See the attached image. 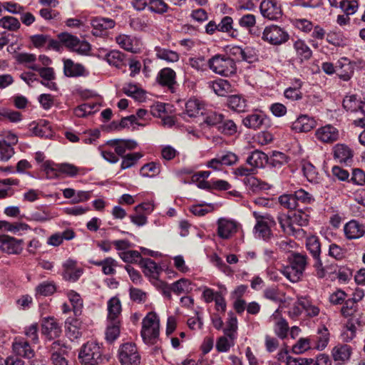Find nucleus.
Segmentation results:
<instances>
[{
    "label": "nucleus",
    "mask_w": 365,
    "mask_h": 365,
    "mask_svg": "<svg viewBox=\"0 0 365 365\" xmlns=\"http://www.w3.org/2000/svg\"><path fill=\"white\" fill-rule=\"evenodd\" d=\"M307 256L300 253H293L289 257V264L280 272L290 282H297L302 277L304 272L308 264Z\"/></svg>",
    "instance_id": "f257e3e1"
},
{
    "label": "nucleus",
    "mask_w": 365,
    "mask_h": 365,
    "mask_svg": "<svg viewBox=\"0 0 365 365\" xmlns=\"http://www.w3.org/2000/svg\"><path fill=\"white\" fill-rule=\"evenodd\" d=\"M207 66L212 72L223 76H232L237 71L235 61L226 55L212 56L208 60Z\"/></svg>",
    "instance_id": "f03ea898"
},
{
    "label": "nucleus",
    "mask_w": 365,
    "mask_h": 365,
    "mask_svg": "<svg viewBox=\"0 0 365 365\" xmlns=\"http://www.w3.org/2000/svg\"><path fill=\"white\" fill-rule=\"evenodd\" d=\"M141 336L146 344H154L159 336V319L155 313L149 312L142 322Z\"/></svg>",
    "instance_id": "7ed1b4c3"
},
{
    "label": "nucleus",
    "mask_w": 365,
    "mask_h": 365,
    "mask_svg": "<svg viewBox=\"0 0 365 365\" xmlns=\"http://www.w3.org/2000/svg\"><path fill=\"white\" fill-rule=\"evenodd\" d=\"M78 359L84 365H98L103 361L100 346L92 341L87 342L82 346L78 354Z\"/></svg>",
    "instance_id": "20e7f679"
},
{
    "label": "nucleus",
    "mask_w": 365,
    "mask_h": 365,
    "mask_svg": "<svg viewBox=\"0 0 365 365\" xmlns=\"http://www.w3.org/2000/svg\"><path fill=\"white\" fill-rule=\"evenodd\" d=\"M253 215L256 220L254 227L256 237L269 241L273 235L271 228L275 225L273 217L268 214L261 215L257 212H254Z\"/></svg>",
    "instance_id": "39448f33"
},
{
    "label": "nucleus",
    "mask_w": 365,
    "mask_h": 365,
    "mask_svg": "<svg viewBox=\"0 0 365 365\" xmlns=\"http://www.w3.org/2000/svg\"><path fill=\"white\" fill-rule=\"evenodd\" d=\"M262 39L270 45L280 46L289 41V34L284 28L271 24L264 29Z\"/></svg>",
    "instance_id": "423d86ee"
},
{
    "label": "nucleus",
    "mask_w": 365,
    "mask_h": 365,
    "mask_svg": "<svg viewBox=\"0 0 365 365\" xmlns=\"http://www.w3.org/2000/svg\"><path fill=\"white\" fill-rule=\"evenodd\" d=\"M306 247L314 259L313 267L316 269L317 276L319 278H323L326 275V271L320 257L321 243L319 239L315 235L308 237L306 240Z\"/></svg>",
    "instance_id": "0eeeda50"
},
{
    "label": "nucleus",
    "mask_w": 365,
    "mask_h": 365,
    "mask_svg": "<svg viewBox=\"0 0 365 365\" xmlns=\"http://www.w3.org/2000/svg\"><path fill=\"white\" fill-rule=\"evenodd\" d=\"M58 38L62 43V47L65 46L69 51L78 54H86L91 49V46L87 41L80 40L77 36L67 32L59 34Z\"/></svg>",
    "instance_id": "6e6552de"
},
{
    "label": "nucleus",
    "mask_w": 365,
    "mask_h": 365,
    "mask_svg": "<svg viewBox=\"0 0 365 365\" xmlns=\"http://www.w3.org/2000/svg\"><path fill=\"white\" fill-rule=\"evenodd\" d=\"M118 357L122 365H139L140 356L133 343H125L118 350Z\"/></svg>",
    "instance_id": "1a4fd4ad"
},
{
    "label": "nucleus",
    "mask_w": 365,
    "mask_h": 365,
    "mask_svg": "<svg viewBox=\"0 0 365 365\" xmlns=\"http://www.w3.org/2000/svg\"><path fill=\"white\" fill-rule=\"evenodd\" d=\"M238 160V156L235 153L225 151L209 160L207 163V167L215 170H221L223 166L233 165L237 163Z\"/></svg>",
    "instance_id": "9d476101"
},
{
    "label": "nucleus",
    "mask_w": 365,
    "mask_h": 365,
    "mask_svg": "<svg viewBox=\"0 0 365 365\" xmlns=\"http://www.w3.org/2000/svg\"><path fill=\"white\" fill-rule=\"evenodd\" d=\"M259 9L262 15L269 20H277L282 16L281 5L275 0H263Z\"/></svg>",
    "instance_id": "9b49d317"
},
{
    "label": "nucleus",
    "mask_w": 365,
    "mask_h": 365,
    "mask_svg": "<svg viewBox=\"0 0 365 365\" xmlns=\"http://www.w3.org/2000/svg\"><path fill=\"white\" fill-rule=\"evenodd\" d=\"M315 137L317 140L324 143H333L338 140L339 133L336 128L328 124L319 128L315 131Z\"/></svg>",
    "instance_id": "f8f14e48"
},
{
    "label": "nucleus",
    "mask_w": 365,
    "mask_h": 365,
    "mask_svg": "<svg viewBox=\"0 0 365 365\" xmlns=\"http://www.w3.org/2000/svg\"><path fill=\"white\" fill-rule=\"evenodd\" d=\"M22 240L8 235L0 236V250L9 255H18L22 250Z\"/></svg>",
    "instance_id": "ddd939ff"
},
{
    "label": "nucleus",
    "mask_w": 365,
    "mask_h": 365,
    "mask_svg": "<svg viewBox=\"0 0 365 365\" xmlns=\"http://www.w3.org/2000/svg\"><path fill=\"white\" fill-rule=\"evenodd\" d=\"M92 34L96 36H102L107 30L113 29L115 22L113 19L104 17H94L91 20Z\"/></svg>",
    "instance_id": "4468645a"
},
{
    "label": "nucleus",
    "mask_w": 365,
    "mask_h": 365,
    "mask_svg": "<svg viewBox=\"0 0 365 365\" xmlns=\"http://www.w3.org/2000/svg\"><path fill=\"white\" fill-rule=\"evenodd\" d=\"M41 332L47 339L57 338L61 333V328L54 318L48 317L43 320Z\"/></svg>",
    "instance_id": "2eb2a0df"
},
{
    "label": "nucleus",
    "mask_w": 365,
    "mask_h": 365,
    "mask_svg": "<svg viewBox=\"0 0 365 365\" xmlns=\"http://www.w3.org/2000/svg\"><path fill=\"white\" fill-rule=\"evenodd\" d=\"M12 349L14 353L17 356L26 359H30L35 356L34 350L31 347V344L24 339H16L13 342Z\"/></svg>",
    "instance_id": "dca6fc26"
},
{
    "label": "nucleus",
    "mask_w": 365,
    "mask_h": 365,
    "mask_svg": "<svg viewBox=\"0 0 365 365\" xmlns=\"http://www.w3.org/2000/svg\"><path fill=\"white\" fill-rule=\"evenodd\" d=\"M237 232V223L227 218L217 220V235L222 239H228Z\"/></svg>",
    "instance_id": "f3484780"
},
{
    "label": "nucleus",
    "mask_w": 365,
    "mask_h": 365,
    "mask_svg": "<svg viewBox=\"0 0 365 365\" xmlns=\"http://www.w3.org/2000/svg\"><path fill=\"white\" fill-rule=\"evenodd\" d=\"M344 232L348 240H356L364 236L365 227L358 221L352 220L345 224Z\"/></svg>",
    "instance_id": "a211bd4d"
},
{
    "label": "nucleus",
    "mask_w": 365,
    "mask_h": 365,
    "mask_svg": "<svg viewBox=\"0 0 365 365\" xmlns=\"http://www.w3.org/2000/svg\"><path fill=\"white\" fill-rule=\"evenodd\" d=\"M63 278L67 281H77L83 273L81 268L76 267V262L68 259L63 264Z\"/></svg>",
    "instance_id": "6ab92c4d"
},
{
    "label": "nucleus",
    "mask_w": 365,
    "mask_h": 365,
    "mask_svg": "<svg viewBox=\"0 0 365 365\" xmlns=\"http://www.w3.org/2000/svg\"><path fill=\"white\" fill-rule=\"evenodd\" d=\"M108 144L112 146L115 153L123 157L127 150H133L136 148L137 143L133 140L113 139L108 142Z\"/></svg>",
    "instance_id": "aec40b11"
},
{
    "label": "nucleus",
    "mask_w": 365,
    "mask_h": 365,
    "mask_svg": "<svg viewBox=\"0 0 365 365\" xmlns=\"http://www.w3.org/2000/svg\"><path fill=\"white\" fill-rule=\"evenodd\" d=\"M277 220L284 233L294 236H299L304 233V230L302 228H296L294 226L292 217H290L287 215L282 214L278 216Z\"/></svg>",
    "instance_id": "412c9836"
},
{
    "label": "nucleus",
    "mask_w": 365,
    "mask_h": 365,
    "mask_svg": "<svg viewBox=\"0 0 365 365\" xmlns=\"http://www.w3.org/2000/svg\"><path fill=\"white\" fill-rule=\"evenodd\" d=\"M242 122L245 127L257 130L261 128L263 125H266L269 120L268 118L262 113H253L247 115L243 119Z\"/></svg>",
    "instance_id": "4be33fe9"
},
{
    "label": "nucleus",
    "mask_w": 365,
    "mask_h": 365,
    "mask_svg": "<svg viewBox=\"0 0 365 365\" xmlns=\"http://www.w3.org/2000/svg\"><path fill=\"white\" fill-rule=\"evenodd\" d=\"M351 354V349L347 344H338L331 351L333 359L337 364H342L348 361Z\"/></svg>",
    "instance_id": "5701e85b"
},
{
    "label": "nucleus",
    "mask_w": 365,
    "mask_h": 365,
    "mask_svg": "<svg viewBox=\"0 0 365 365\" xmlns=\"http://www.w3.org/2000/svg\"><path fill=\"white\" fill-rule=\"evenodd\" d=\"M175 78L176 73L172 68H164L159 71L157 76V81L163 86L172 88L176 83Z\"/></svg>",
    "instance_id": "b1692460"
},
{
    "label": "nucleus",
    "mask_w": 365,
    "mask_h": 365,
    "mask_svg": "<svg viewBox=\"0 0 365 365\" xmlns=\"http://www.w3.org/2000/svg\"><path fill=\"white\" fill-rule=\"evenodd\" d=\"M302 170L304 177L312 183H319L321 175L316 167L309 161L303 160L302 162Z\"/></svg>",
    "instance_id": "393cba45"
},
{
    "label": "nucleus",
    "mask_w": 365,
    "mask_h": 365,
    "mask_svg": "<svg viewBox=\"0 0 365 365\" xmlns=\"http://www.w3.org/2000/svg\"><path fill=\"white\" fill-rule=\"evenodd\" d=\"M336 73L343 81H349L354 73V66L349 59L342 58L338 61Z\"/></svg>",
    "instance_id": "a878e982"
},
{
    "label": "nucleus",
    "mask_w": 365,
    "mask_h": 365,
    "mask_svg": "<svg viewBox=\"0 0 365 365\" xmlns=\"http://www.w3.org/2000/svg\"><path fill=\"white\" fill-rule=\"evenodd\" d=\"M85 68L80 63H74L71 59L63 60V73L68 77L83 76Z\"/></svg>",
    "instance_id": "bb28decb"
},
{
    "label": "nucleus",
    "mask_w": 365,
    "mask_h": 365,
    "mask_svg": "<svg viewBox=\"0 0 365 365\" xmlns=\"http://www.w3.org/2000/svg\"><path fill=\"white\" fill-rule=\"evenodd\" d=\"M267 155L262 151L255 150L247 158V163L255 168H262L268 163Z\"/></svg>",
    "instance_id": "cd10ccee"
},
{
    "label": "nucleus",
    "mask_w": 365,
    "mask_h": 365,
    "mask_svg": "<svg viewBox=\"0 0 365 365\" xmlns=\"http://www.w3.org/2000/svg\"><path fill=\"white\" fill-rule=\"evenodd\" d=\"M334 159L339 163L346 164L349 163L353 158L351 150L346 145L343 144H337L334 148Z\"/></svg>",
    "instance_id": "c85d7f7f"
},
{
    "label": "nucleus",
    "mask_w": 365,
    "mask_h": 365,
    "mask_svg": "<svg viewBox=\"0 0 365 365\" xmlns=\"http://www.w3.org/2000/svg\"><path fill=\"white\" fill-rule=\"evenodd\" d=\"M314 126V120L307 115L299 116L292 124V128L297 132H309Z\"/></svg>",
    "instance_id": "c756f323"
},
{
    "label": "nucleus",
    "mask_w": 365,
    "mask_h": 365,
    "mask_svg": "<svg viewBox=\"0 0 365 365\" xmlns=\"http://www.w3.org/2000/svg\"><path fill=\"white\" fill-rule=\"evenodd\" d=\"M208 87L211 88L215 94L220 96H225L227 93L232 91V87L230 82L221 78L208 82Z\"/></svg>",
    "instance_id": "7c9ffc66"
},
{
    "label": "nucleus",
    "mask_w": 365,
    "mask_h": 365,
    "mask_svg": "<svg viewBox=\"0 0 365 365\" xmlns=\"http://www.w3.org/2000/svg\"><path fill=\"white\" fill-rule=\"evenodd\" d=\"M294 48L296 51L297 58L302 63L304 61L309 60L312 56V51L310 48L302 40H297L294 43Z\"/></svg>",
    "instance_id": "2f4dec72"
},
{
    "label": "nucleus",
    "mask_w": 365,
    "mask_h": 365,
    "mask_svg": "<svg viewBox=\"0 0 365 365\" xmlns=\"http://www.w3.org/2000/svg\"><path fill=\"white\" fill-rule=\"evenodd\" d=\"M140 266L143 268V272L146 276L156 278L159 274L160 267L157 264L149 258L140 259L138 262Z\"/></svg>",
    "instance_id": "473e14b6"
},
{
    "label": "nucleus",
    "mask_w": 365,
    "mask_h": 365,
    "mask_svg": "<svg viewBox=\"0 0 365 365\" xmlns=\"http://www.w3.org/2000/svg\"><path fill=\"white\" fill-rule=\"evenodd\" d=\"M204 105L196 98H190L185 103V114L189 117H196L200 113L202 114Z\"/></svg>",
    "instance_id": "72a5a7b5"
},
{
    "label": "nucleus",
    "mask_w": 365,
    "mask_h": 365,
    "mask_svg": "<svg viewBox=\"0 0 365 365\" xmlns=\"http://www.w3.org/2000/svg\"><path fill=\"white\" fill-rule=\"evenodd\" d=\"M155 51L157 58L159 59L164 60L169 63H175L179 61L180 55L174 51L160 46H155Z\"/></svg>",
    "instance_id": "f704fd0d"
},
{
    "label": "nucleus",
    "mask_w": 365,
    "mask_h": 365,
    "mask_svg": "<svg viewBox=\"0 0 365 365\" xmlns=\"http://www.w3.org/2000/svg\"><path fill=\"white\" fill-rule=\"evenodd\" d=\"M106 61L111 66L118 68H122L125 66V58L124 53L119 51L113 50L106 56Z\"/></svg>",
    "instance_id": "c9c22d12"
},
{
    "label": "nucleus",
    "mask_w": 365,
    "mask_h": 365,
    "mask_svg": "<svg viewBox=\"0 0 365 365\" xmlns=\"http://www.w3.org/2000/svg\"><path fill=\"white\" fill-rule=\"evenodd\" d=\"M244 183L249 189L252 190L255 192H258L262 190H267L270 189L271 185L268 183L261 181L254 176L250 178H245Z\"/></svg>",
    "instance_id": "e433bc0d"
},
{
    "label": "nucleus",
    "mask_w": 365,
    "mask_h": 365,
    "mask_svg": "<svg viewBox=\"0 0 365 365\" xmlns=\"http://www.w3.org/2000/svg\"><path fill=\"white\" fill-rule=\"evenodd\" d=\"M227 105L232 110L241 113L247 110V101L238 95H233L228 98Z\"/></svg>",
    "instance_id": "4c0bfd02"
},
{
    "label": "nucleus",
    "mask_w": 365,
    "mask_h": 365,
    "mask_svg": "<svg viewBox=\"0 0 365 365\" xmlns=\"http://www.w3.org/2000/svg\"><path fill=\"white\" fill-rule=\"evenodd\" d=\"M125 94L130 96L138 101L145 99V91L135 84L128 83L123 88Z\"/></svg>",
    "instance_id": "58836bf2"
},
{
    "label": "nucleus",
    "mask_w": 365,
    "mask_h": 365,
    "mask_svg": "<svg viewBox=\"0 0 365 365\" xmlns=\"http://www.w3.org/2000/svg\"><path fill=\"white\" fill-rule=\"evenodd\" d=\"M108 318L109 321H118V317L121 311V304L117 297L111 298L108 302Z\"/></svg>",
    "instance_id": "ea45409f"
},
{
    "label": "nucleus",
    "mask_w": 365,
    "mask_h": 365,
    "mask_svg": "<svg viewBox=\"0 0 365 365\" xmlns=\"http://www.w3.org/2000/svg\"><path fill=\"white\" fill-rule=\"evenodd\" d=\"M297 304L306 312L307 316L314 317L319 314L318 307L314 305L307 297H300L297 300Z\"/></svg>",
    "instance_id": "a19ab883"
},
{
    "label": "nucleus",
    "mask_w": 365,
    "mask_h": 365,
    "mask_svg": "<svg viewBox=\"0 0 365 365\" xmlns=\"http://www.w3.org/2000/svg\"><path fill=\"white\" fill-rule=\"evenodd\" d=\"M237 330V319L233 313H229V319L227 322L226 327L224 329V334L232 339H236V332Z\"/></svg>",
    "instance_id": "79ce46f5"
},
{
    "label": "nucleus",
    "mask_w": 365,
    "mask_h": 365,
    "mask_svg": "<svg viewBox=\"0 0 365 365\" xmlns=\"http://www.w3.org/2000/svg\"><path fill=\"white\" fill-rule=\"evenodd\" d=\"M4 119H7L11 123H19L22 120V115L19 111L1 107L0 120Z\"/></svg>",
    "instance_id": "37998d69"
},
{
    "label": "nucleus",
    "mask_w": 365,
    "mask_h": 365,
    "mask_svg": "<svg viewBox=\"0 0 365 365\" xmlns=\"http://www.w3.org/2000/svg\"><path fill=\"white\" fill-rule=\"evenodd\" d=\"M56 290L55 284L53 282L45 281L40 283L35 288L36 294L40 296H50Z\"/></svg>",
    "instance_id": "c03bdc74"
},
{
    "label": "nucleus",
    "mask_w": 365,
    "mask_h": 365,
    "mask_svg": "<svg viewBox=\"0 0 365 365\" xmlns=\"http://www.w3.org/2000/svg\"><path fill=\"white\" fill-rule=\"evenodd\" d=\"M302 85V81L300 80H297L295 87H289L284 91V97L291 101H298L302 99V93L300 91Z\"/></svg>",
    "instance_id": "a18cd8bd"
},
{
    "label": "nucleus",
    "mask_w": 365,
    "mask_h": 365,
    "mask_svg": "<svg viewBox=\"0 0 365 365\" xmlns=\"http://www.w3.org/2000/svg\"><path fill=\"white\" fill-rule=\"evenodd\" d=\"M68 297L73 307L75 315H80L83 307V300L81 296L77 292L71 290L68 292Z\"/></svg>",
    "instance_id": "49530a36"
},
{
    "label": "nucleus",
    "mask_w": 365,
    "mask_h": 365,
    "mask_svg": "<svg viewBox=\"0 0 365 365\" xmlns=\"http://www.w3.org/2000/svg\"><path fill=\"white\" fill-rule=\"evenodd\" d=\"M316 348L319 350L324 349L328 344L329 340V332L327 327H323L318 329Z\"/></svg>",
    "instance_id": "de8ad7c7"
},
{
    "label": "nucleus",
    "mask_w": 365,
    "mask_h": 365,
    "mask_svg": "<svg viewBox=\"0 0 365 365\" xmlns=\"http://www.w3.org/2000/svg\"><path fill=\"white\" fill-rule=\"evenodd\" d=\"M119 321H109L106 331V339L110 342L115 341L119 336Z\"/></svg>",
    "instance_id": "09e8293b"
},
{
    "label": "nucleus",
    "mask_w": 365,
    "mask_h": 365,
    "mask_svg": "<svg viewBox=\"0 0 365 365\" xmlns=\"http://www.w3.org/2000/svg\"><path fill=\"white\" fill-rule=\"evenodd\" d=\"M191 282L185 278L180 279L177 282H174L171 285L172 291L177 294H180L182 293L188 292L192 289Z\"/></svg>",
    "instance_id": "8fccbe9b"
},
{
    "label": "nucleus",
    "mask_w": 365,
    "mask_h": 365,
    "mask_svg": "<svg viewBox=\"0 0 365 365\" xmlns=\"http://www.w3.org/2000/svg\"><path fill=\"white\" fill-rule=\"evenodd\" d=\"M0 26L9 31H15L20 28L21 24L16 18L8 16L0 19Z\"/></svg>",
    "instance_id": "3c124183"
},
{
    "label": "nucleus",
    "mask_w": 365,
    "mask_h": 365,
    "mask_svg": "<svg viewBox=\"0 0 365 365\" xmlns=\"http://www.w3.org/2000/svg\"><path fill=\"white\" fill-rule=\"evenodd\" d=\"M96 107V105L95 103H85L74 109V114L78 118H83L93 113Z\"/></svg>",
    "instance_id": "603ef678"
},
{
    "label": "nucleus",
    "mask_w": 365,
    "mask_h": 365,
    "mask_svg": "<svg viewBox=\"0 0 365 365\" xmlns=\"http://www.w3.org/2000/svg\"><path fill=\"white\" fill-rule=\"evenodd\" d=\"M168 5L163 0H149L148 9L155 14H163L168 11Z\"/></svg>",
    "instance_id": "864d4df0"
},
{
    "label": "nucleus",
    "mask_w": 365,
    "mask_h": 365,
    "mask_svg": "<svg viewBox=\"0 0 365 365\" xmlns=\"http://www.w3.org/2000/svg\"><path fill=\"white\" fill-rule=\"evenodd\" d=\"M115 41L122 48L134 52L133 39L130 36L120 34L115 38Z\"/></svg>",
    "instance_id": "5fc2aeb1"
},
{
    "label": "nucleus",
    "mask_w": 365,
    "mask_h": 365,
    "mask_svg": "<svg viewBox=\"0 0 365 365\" xmlns=\"http://www.w3.org/2000/svg\"><path fill=\"white\" fill-rule=\"evenodd\" d=\"M218 130L222 133L232 135L237 133V125L233 120L224 118L220 125L218 126Z\"/></svg>",
    "instance_id": "6e6d98bb"
},
{
    "label": "nucleus",
    "mask_w": 365,
    "mask_h": 365,
    "mask_svg": "<svg viewBox=\"0 0 365 365\" xmlns=\"http://www.w3.org/2000/svg\"><path fill=\"white\" fill-rule=\"evenodd\" d=\"M218 24V31L227 33L232 31L231 36H235L237 31L232 29L233 19L232 17L226 16H224Z\"/></svg>",
    "instance_id": "4d7b16f0"
},
{
    "label": "nucleus",
    "mask_w": 365,
    "mask_h": 365,
    "mask_svg": "<svg viewBox=\"0 0 365 365\" xmlns=\"http://www.w3.org/2000/svg\"><path fill=\"white\" fill-rule=\"evenodd\" d=\"M294 195L297 205L299 204V202L304 204H312L315 200L314 196L312 194L302 188L295 191Z\"/></svg>",
    "instance_id": "13d9d810"
},
{
    "label": "nucleus",
    "mask_w": 365,
    "mask_h": 365,
    "mask_svg": "<svg viewBox=\"0 0 365 365\" xmlns=\"http://www.w3.org/2000/svg\"><path fill=\"white\" fill-rule=\"evenodd\" d=\"M142 157V155L139 153H130L124 155L121 163V169L125 170L131 168L136 164L138 160Z\"/></svg>",
    "instance_id": "bf43d9fd"
},
{
    "label": "nucleus",
    "mask_w": 365,
    "mask_h": 365,
    "mask_svg": "<svg viewBox=\"0 0 365 365\" xmlns=\"http://www.w3.org/2000/svg\"><path fill=\"white\" fill-rule=\"evenodd\" d=\"M119 256L123 262L127 263H136L143 259L140 253L136 250L121 252L119 253Z\"/></svg>",
    "instance_id": "052dcab7"
},
{
    "label": "nucleus",
    "mask_w": 365,
    "mask_h": 365,
    "mask_svg": "<svg viewBox=\"0 0 365 365\" xmlns=\"http://www.w3.org/2000/svg\"><path fill=\"white\" fill-rule=\"evenodd\" d=\"M39 14L41 17L48 21L58 22L61 20L60 13L56 10L43 8L39 11Z\"/></svg>",
    "instance_id": "680f3d73"
},
{
    "label": "nucleus",
    "mask_w": 365,
    "mask_h": 365,
    "mask_svg": "<svg viewBox=\"0 0 365 365\" xmlns=\"http://www.w3.org/2000/svg\"><path fill=\"white\" fill-rule=\"evenodd\" d=\"M346 254V250L344 247L339 246L335 243L329 245L328 255L329 257L336 259L341 260L344 259Z\"/></svg>",
    "instance_id": "e2e57ef3"
},
{
    "label": "nucleus",
    "mask_w": 365,
    "mask_h": 365,
    "mask_svg": "<svg viewBox=\"0 0 365 365\" xmlns=\"http://www.w3.org/2000/svg\"><path fill=\"white\" fill-rule=\"evenodd\" d=\"M235 340L227 337L226 335L221 336L216 343V349L220 352H227L231 346H234Z\"/></svg>",
    "instance_id": "0e129e2a"
},
{
    "label": "nucleus",
    "mask_w": 365,
    "mask_h": 365,
    "mask_svg": "<svg viewBox=\"0 0 365 365\" xmlns=\"http://www.w3.org/2000/svg\"><path fill=\"white\" fill-rule=\"evenodd\" d=\"M279 202L287 209L294 210L297 207V202H296L294 193L279 196Z\"/></svg>",
    "instance_id": "69168bd1"
},
{
    "label": "nucleus",
    "mask_w": 365,
    "mask_h": 365,
    "mask_svg": "<svg viewBox=\"0 0 365 365\" xmlns=\"http://www.w3.org/2000/svg\"><path fill=\"white\" fill-rule=\"evenodd\" d=\"M79 322L78 320L71 323L66 329V334L71 340H75L80 338L82 335L81 329L78 327Z\"/></svg>",
    "instance_id": "338daca9"
},
{
    "label": "nucleus",
    "mask_w": 365,
    "mask_h": 365,
    "mask_svg": "<svg viewBox=\"0 0 365 365\" xmlns=\"http://www.w3.org/2000/svg\"><path fill=\"white\" fill-rule=\"evenodd\" d=\"M354 185H365V173L359 169L354 168L352 170L351 178L349 180Z\"/></svg>",
    "instance_id": "774afa93"
}]
</instances>
